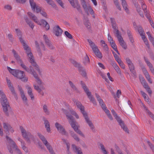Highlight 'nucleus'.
<instances>
[{
	"label": "nucleus",
	"instance_id": "f257e3e1",
	"mask_svg": "<svg viewBox=\"0 0 154 154\" xmlns=\"http://www.w3.org/2000/svg\"><path fill=\"white\" fill-rule=\"evenodd\" d=\"M62 111L66 116L67 119L69 120V122L72 127L73 128L74 131L78 134L83 137H85V135L79 129L77 126L76 125V121L73 118V116L69 114L68 111L63 108L62 109Z\"/></svg>",
	"mask_w": 154,
	"mask_h": 154
},
{
	"label": "nucleus",
	"instance_id": "f03ea898",
	"mask_svg": "<svg viewBox=\"0 0 154 154\" xmlns=\"http://www.w3.org/2000/svg\"><path fill=\"white\" fill-rule=\"evenodd\" d=\"M23 47L27 54L29 62L31 63L32 66L35 67V69L38 72L39 74L41 75L42 72L39 66L34 61V57L32 54L31 52L30 49L26 44L23 45Z\"/></svg>",
	"mask_w": 154,
	"mask_h": 154
},
{
	"label": "nucleus",
	"instance_id": "7ed1b4c3",
	"mask_svg": "<svg viewBox=\"0 0 154 154\" xmlns=\"http://www.w3.org/2000/svg\"><path fill=\"white\" fill-rule=\"evenodd\" d=\"M0 95L1 97L0 99L1 103L2 106L3 111L6 116H8V112L11 109L9 102L5 95L2 90H0Z\"/></svg>",
	"mask_w": 154,
	"mask_h": 154
},
{
	"label": "nucleus",
	"instance_id": "20e7f679",
	"mask_svg": "<svg viewBox=\"0 0 154 154\" xmlns=\"http://www.w3.org/2000/svg\"><path fill=\"white\" fill-rule=\"evenodd\" d=\"M74 102L75 103H76L77 106L80 109L81 112L82 113L84 117H85L86 122L90 127L91 129L92 130L93 132H95V131L94 129L95 128L94 126L91 121L89 120L87 113L85 111L84 107L82 106L81 103L79 101H77L75 100V101H74Z\"/></svg>",
	"mask_w": 154,
	"mask_h": 154
},
{
	"label": "nucleus",
	"instance_id": "39448f33",
	"mask_svg": "<svg viewBox=\"0 0 154 154\" xmlns=\"http://www.w3.org/2000/svg\"><path fill=\"white\" fill-rule=\"evenodd\" d=\"M6 138L9 145H7V148L9 152L13 154V151L11 148V146L13 148H15V150L18 154H22L20 150L18 148L15 142L8 136H6Z\"/></svg>",
	"mask_w": 154,
	"mask_h": 154
},
{
	"label": "nucleus",
	"instance_id": "423d86ee",
	"mask_svg": "<svg viewBox=\"0 0 154 154\" xmlns=\"http://www.w3.org/2000/svg\"><path fill=\"white\" fill-rule=\"evenodd\" d=\"M20 128L23 137L27 143H31L30 139L33 141L34 140V137L30 132H26V130L21 126H20Z\"/></svg>",
	"mask_w": 154,
	"mask_h": 154
},
{
	"label": "nucleus",
	"instance_id": "0eeeda50",
	"mask_svg": "<svg viewBox=\"0 0 154 154\" xmlns=\"http://www.w3.org/2000/svg\"><path fill=\"white\" fill-rule=\"evenodd\" d=\"M111 112L113 115L115 117V119H116L117 121L121 126V128L125 132L128 133L129 130L128 128L124 124L123 122L121 119L118 116L117 114L116 113L115 110L114 109H112L111 110Z\"/></svg>",
	"mask_w": 154,
	"mask_h": 154
},
{
	"label": "nucleus",
	"instance_id": "6e6552de",
	"mask_svg": "<svg viewBox=\"0 0 154 154\" xmlns=\"http://www.w3.org/2000/svg\"><path fill=\"white\" fill-rule=\"evenodd\" d=\"M29 2L31 7L32 10L35 11V9H36L37 13L40 12L41 14L44 17H47V14L46 12L43 11H41V8L38 6H37L33 0H29Z\"/></svg>",
	"mask_w": 154,
	"mask_h": 154
},
{
	"label": "nucleus",
	"instance_id": "1a4fd4ad",
	"mask_svg": "<svg viewBox=\"0 0 154 154\" xmlns=\"http://www.w3.org/2000/svg\"><path fill=\"white\" fill-rule=\"evenodd\" d=\"M82 88L84 90V91L87 94L88 97L90 100L94 104L96 105V103L95 99L93 96L91 94V93L89 91V89L86 86L85 84L82 85Z\"/></svg>",
	"mask_w": 154,
	"mask_h": 154
},
{
	"label": "nucleus",
	"instance_id": "9d476101",
	"mask_svg": "<svg viewBox=\"0 0 154 154\" xmlns=\"http://www.w3.org/2000/svg\"><path fill=\"white\" fill-rule=\"evenodd\" d=\"M140 79L144 88L146 89L149 94L151 96L152 93V91L149 86L147 83L146 82L144 78L143 77H141L140 78Z\"/></svg>",
	"mask_w": 154,
	"mask_h": 154
},
{
	"label": "nucleus",
	"instance_id": "9b49d317",
	"mask_svg": "<svg viewBox=\"0 0 154 154\" xmlns=\"http://www.w3.org/2000/svg\"><path fill=\"white\" fill-rule=\"evenodd\" d=\"M140 66L144 74L145 75L146 79L147 80L148 82L150 84L152 83V82L150 77V76L145 66L142 64H141Z\"/></svg>",
	"mask_w": 154,
	"mask_h": 154
},
{
	"label": "nucleus",
	"instance_id": "f8f14e48",
	"mask_svg": "<svg viewBox=\"0 0 154 154\" xmlns=\"http://www.w3.org/2000/svg\"><path fill=\"white\" fill-rule=\"evenodd\" d=\"M140 66L144 74L145 75L146 79L147 80L148 82L150 84L152 83V82L150 77V76L145 66L142 64H141Z\"/></svg>",
	"mask_w": 154,
	"mask_h": 154
},
{
	"label": "nucleus",
	"instance_id": "ddd939ff",
	"mask_svg": "<svg viewBox=\"0 0 154 154\" xmlns=\"http://www.w3.org/2000/svg\"><path fill=\"white\" fill-rule=\"evenodd\" d=\"M25 74L23 71L18 70L17 74L16 77L21 79L22 81L26 82L28 80V78L26 77H25Z\"/></svg>",
	"mask_w": 154,
	"mask_h": 154
},
{
	"label": "nucleus",
	"instance_id": "4468645a",
	"mask_svg": "<svg viewBox=\"0 0 154 154\" xmlns=\"http://www.w3.org/2000/svg\"><path fill=\"white\" fill-rule=\"evenodd\" d=\"M72 6L74 8H76L79 11H81V7L77 0H68Z\"/></svg>",
	"mask_w": 154,
	"mask_h": 154
},
{
	"label": "nucleus",
	"instance_id": "2eb2a0df",
	"mask_svg": "<svg viewBox=\"0 0 154 154\" xmlns=\"http://www.w3.org/2000/svg\"><path fill=\"white\" fill-rule=\"evenodd\" d=\"M55 126L57 129L58 131L63 135H66V131L64 128L58 123L56 122L55 124Z\"/></svg>",
	"mask_w": 154,
	"mask_h": 154
},
{
	"label": "nucleus",
	"instance_id": "dca6fc26",
	"mask_svg": "<svg viewBox=\"0 0 154 154\" xmlns=\"http://www.w3.org/2000/svg\"><path fill=\"white\" fill-rule=\"evenodd\" d=\"M54 33L56 36H60L62 34L63 30L58 25L56 26L53 28Z\"/></svg>",
	"mask_w": 154,
	"mask_h": 154
},
{
	"label": "nucleus",
	"instance_id": "f3484780",
	"mask_svg": "<svg viewBox=\"0 0 154 154\" xmlns=\"http://www.w3.org/2000/svg\"><path fill=\"white\" fill-rule=\"evenodd\" d=\"M15 30L16 31V33L17 36L18 37L20 41L22 44L23 46L26 44L25 41L22 38V33L20 30L18 29H16Z\"/></svg>",
	"mask_w": 154,
	"mask_h": 154
},
{
	"label": "nucleus",
	"instance_id": "a211bd4d",
	"mask_svg": "<svg viewBox=\"0 0 154 154\" xmlns=\"http://www.w3.org/2000/svg\"><path fill=\"white\" fill-rule=\"evenodd\" d=\"M3 125L4 128L7 130V131L6 132V134L9 133V131H10L12 133L14 132V130L9 124L5 123H3Z\"/></svg>",
	"mask_w": 154,
	"mask_h": 154
},
{
	"label": "nucleus",
	"instance_id": "6ab92c4d",
	"mask_svg": "<svg viewBox=\"0 0 154 154\" xmlns=\"http://www.w3.org/2000/svg\"><path fill=\"white\" fill-rule=\"evenodd\" d=\"M27 14L30 19L33 20L35 22L38 24L41 25V24L38 20L37 17L31 12H28Z\"/></svg>",
	"mask_w": 154,
	"mask_h": 154
},
{
	"label": "nucleus",
	"instance_id": "aec40b11",
	"mask_svg": "<svg viewBox=\"0 0 154 154\" xmlns=\"http://www.w3.org/2000/svg\"><path fill=\"white\" fill-rule=\"evenodd\" d=\"M143 58L144 61L146 63L148 66L149 67L151 72L153 75H154V68L152 65L149 61H148V59L145 57H144Z\"/></svg>",
	"mask_w": 154,
	"mask_h": 154
},
{
	"label": "nucleus",
	"instance_id": "412c9836",
	"mask_svg": "<svg viewBox=\"0 0 154 154\" xmlns=\"http://www.w3.org/2000/svg\"><path fill=\"white\" fill-rule=\"evenodd\" d=\"M110 64L113 66L118 74L121 75V70L114 61L111 60L110 61Z\"/></svg>",
	"mask_w": 154,
	"mask_h": 154
},
{
	"label": "nucleus",
	"instance_id": "4be33fe9",
	"mask_svg": "<svg viewBox=\"0 0 154 154\" xmlns=\"http://www.w3.org/2000/svg\"><path fill=\"white\" fill-rule=\"evenodd\" d=\"M43 120L44 122V124L45 125V127L46 128L47 131L48 133L50 132L51 131L49 122L45 117H43Z\"/></svg>",
	"mask_w": 154,
	"mask_h": 154
},
{
	"label": "nucleus",
	"instance_id": "5701e85b",
	"mask_svg": "<svg viewBox=\"0 0 154 154\" xmlns=\"http://www.w3.org/2000/svg\"><path fill=\"white\" fill-rule=\"evenodd\" d=\"M33 87L34 89L35 90L39 93L42 96L44 95V93L42 91V90L45 89V88L43 86L41 87L40 88L37 85L35 84L33 85Z\"/></svg>",
	"mask_w": 154,
	"mask_h": 154
},
{
	"label": "nucleus",
	"instance_id": "b1692460",
	"mask_svg": "<svg viewBox=\"0 0 154 154\" xmlns=\"http://www.w3.org/2000/svg\"><path fill=\"white\" fill-rule=\"evenodd\" d=\"M81 2L82 7L85 11L87 14H88V7L90 6L89 5H87L85 0H81Z\"/></svg>",
	"mask_w": 154,
	"mask_h": 154
},
{
	"label": "nucleus",
	"instance_id": "393cba45",
	"mask_svg": "<svg viewBox=\"0 0 154 154\" xmlns=\"http://www.w3.org/2000/svg\"><path fill=\"white\" fill-rule=\"evenodd\" d=\"M69 61L75 67L78 69L79 71V72L81 71L82 70V66H80V64L76 61L70 59Z\"/></svg>",
	"mask_w": 154,
	"mask_h": 154
},
{
	"label": "nucleus",
	"instance_id": "a878e982",
	"mask_svg": "<svg viewBox=\"0 0 154 154\" xmlns=\"http://www.w3.org/2000/svg\"><path fill=\"white\" fill-rule=\"evenodd\" d=\"M129 69L132 73L133 74V76L136 77H137V74L135 70V68L133 63L128 65Z\"/></svg>",
	"mask_w": 154,
	"mask_h": 154
},
{
	"label": "nucleus",
	"instance_id": "bb28decb",
	"mask_svg": "<svg viewBox=\"0 0 154 154\" xmlns=\"http://www.w3.org/2000/svg\"><path fill=\"white\" fill-rule=\"evenodd\" d=\"M12 52L13 54L14 57L15 58L18 63L22 60L20 59V56L14 49L12 50Z\"/></svg>",
	"mask_w": 154,
	"mask_h": 154
},
{
	"label": "nucleus",
	"instance_id": "cd10ccee",
	"mask_svg": "<svg viewBox=\"0 0 154 154\" xmlns=\"http://www.w3.org/2000/svg\"><path fill=\"white\" fill-rule=\"evenodd\" d=\"M24 18L27 24H28L29 26L32 29H33L34 26L33 23L28 19V18L26 16H24Z\"/></svg>",
	"mask_w": 154,
	"mask_h": 154
},
{
	"label": "nucleus",
	"instance_id": "c85d7f7f",
	"mask_svg": "<svg viewBox=\"0 0 154 154\" xmlns=\"http://www.w3.org/2000/svg\"><path fill=\"white\" fill-rule=\"evenodd\" d=\"M37 134L45 146L47 144L49 143L47 141L45 137L42 135L40 133H38Z\"/></svg>",
	"mask_w": 154,
	"mask_h": 154
},
{
	"label": "nucleus",
	"instance_id": "c756f323",
	"mask_svg": "<svg viewBox=\"0 0 154 154\" xmlns=\"http://www.w3.org/2000/svg\"><path fill=\"white\" fill-rule=\"evenodd\" d=\"M120 45L125 49H126L127 48V46L125 42L124 41L123 38H121V39L119 38L118 40Z\"/></svg>",
	"mask_w": 154,
	"mask_h": 154
},
{
	"label": "nucleus",
	"instance_id": "7c9ffc66",
	"mask_svg": "<svg viewBox=\"0 0 154 154\" xmlns=\"http://www.w3.org/2000/svg\"><path fill=\"white\" fill-rule=\"evenodd\" d=\"M93 51L97 57L100 59L102 58V54L98 48Z\"/></svg>",
	"mask_w": 154,
	"mask_h": 154
},
{
	"label": "nucleus",
	"instance_id": "2f4dec72",
	"mask_svg": "<svg viewBox=\"0 0 154 154\" xmlns=\"http://www.w3.org/2000/svg\"><path fill=\"white\" fill-rule=\"evenodd\" d=\"M7 68L8 70L11 74L14 76L16 77L18 70L12 69L8 66H7Z\"/></svg>",
	"mask_w": 154,
	"mask_h": 154
},
{
	"label": "nucleus",
	"instance_id": "473e14b6",
	"mask_svg": "<svg viewBox=\"0 0 154 154\" xmlns=\"http://www.w3.org/2000/svg\"><path fill=\"white\" fill-rule=\"evenodd\" d=\"M45 146H46L47 149L48 150L50 154H56L55 153L52 147L49 143L45 145Z\"/></svg>",
	"mask_w": 154,
	"mask_h": 154
},
{
	"label": "nucleus",
	"instance_id": "72a5a7b5",
	"mask_svg": "<svg viewBox=\"0 0 154 154\" xmlns=\"http://www.w3.org/2000/svg\"><path fill=\"white\" fill-rule=\"evenodd\" d=\"M87 41L89 42V44L91 47V48L93 51L96 49V48H98L97 47L96 45L93 42H92L91 40L88 39Z\"/></svg>",
	"mask_w": 154,
	"mask_h": 154
},
{
	"label": "nucleus",
	"instance_id": "f704fd0d",
	"mask_svg": "<svg viewBox=\"0 0 154 154\" xmlns=\"http://www.w3.org/2000/svg\"><path fill=\"white\" fill-rule=\"evenodd\" d=\"M72 146L74 152L76 153V154L82 151L80 148L77 147L74 144H72Z\"/></svg>",
	"mask_w": 154,
	"mask_h": 154
},
{
	"label": "nucleus",
	"instance_id": "c9c22d12",
	"mask_svg": "<svg viewBox=\"0 0 154 154\" xmlns=\"http://www.w3.org/2000/svg\"><path fill=\"white\" fill-rule=\"evenodd\" d=\"M28 90V93L31 99L32 100H33L34 99V96L33 95V94L32 93V90L31 88L29 86L27 87Z\"/></svg>",
	"mask_w": 154,
	"mask_h": 154
},
{
	"label": "nucleus",
	"instance_id": "e433bc0d",
	"mask_svg": "<svg viewBox=\"0 0 154 154\" xmlns=\"http://www.w3.org/2000/svg\"><path fill=\"white\" fill-rule=\"evenodd\" d=\"M99 103L102 109L104 110L105 112L106 111V110H108L106 105L104 103L103 100H100Z\"/></svg>",
	"mask_w": 154,
	"mask_h": 154
},
{
	"label": "nucleus",
	"instance_id": "4c0bfd02",
	"mask_svg": "<svg viewBox=\"0 0 154 154\" xmlns=\"http://www.w3.org/2000/svg\"><path fill=\"white\" fill-rule=\"evenodd\" d=\"M84 24L88 29L90 30L91 29V24L88 20L85 19L84 21Z\"/></svg>",
	"mask_w": 154,
	"mask_h": 154
},
{
	"label": "nucleus",
	"instance_id": "58836bf2",
	"mask_svg": "<svg viewBox=\"0 0 154 154\" xmlns=\"http://www.w3.org/2000/svg\"><path fill=\"white\" fill-rule=\"evenodd\" d=\"M29 68V71H26L28 72L29 74H32L33 76L36 75L37 74L36 72L34 71L32 67L31 66H30Z\"/></svg>",
	"mask_w": 154,
	"mask_h": 154
},
{
	"label": "nucleus",
	"instance_id": "ea45409f",
	"mask_svg": "<svg viewBox=\"0 0 154 154\" xmlns=\"http://www.w3.org/2000/svg\"><path fill=\"white\" fill-rule=\"evenodd\" d=\"M41 23L43 24H45L44 26L45 27L47 30H48L50 29V26L47 21L44 20H41Z\"/></svg>",
	"mask_w": 154,
	"mask_h": 154
},
{
	"label": "nucleus",
	"instance_id": "a19ab883",
	"mask_svg": "<svg viewBox=\"0 0 154 154\" xmlns=\"http://www.w3.org/2000/svg\"><path fill=\"white\" fill-rule=\"evenodd\" d=\"M83 62L85 65H86L87 64H89L90 63L89 58L87 54L84 57L83 60Z\"/></svg>",
	"mask_w": 154,
	"mask_h": 154
},
{
	"label": "nucleus",
	"instance_id": "79ce46f5",
	"mask_svg": "<svg viewBox=\"0 0 154 154\" xmlns=\"http://www.w3.org/2000/svg\"><path fill=\"white\" fill-rule=\"evenodd\" d=\"M70 134L71 136L74 138V139L77 141L79 142V141L80 140L79 138L77 136V135L74 133L73 131H70Z\"/></svg>",
	"mask_w": 154,
	"mask_h": 154
},
{
	"label": "nucleus",
	"instance_id": "37998d69",
	"mask_svg": "<svg viewBox=\"0 0 154 154\" xmlns=\"http://www.w3.org/2000/svg\"><path fill=\"white\" fill-rule=\"evenodd\" d=\"M43 109L44 112L47 115H48L50 114V112L48 109L47 106L44 104L43 106Z\"/></svg>",
	"mask_w": 154,
	"mask_h": 154
},
{
	"label": "nucleus",
	"instance_id": "c03bdc74",
	"mask_svg": "<svg viewBox=\"0 0 154 154\" xmlns=\"http://www.w3.org/2000/svg\"><path fill=\"white\" fill-rule=\"evenodd\" d=\"M33 77L35 79L37 83V84L40 86L42 83V81L41 79L39 78L38 76V75L37 74L36 75H34Z\"/></svg>",
	"mask_w": 154,
	"mask_h": 154
},
{
	"label": "nucleus",
	"instance_id": "a18cd8bd",
	"mask_svg": "<svg viewBox=\"0 0 154 154\" xmlns=\"http://www.w3.org/2000/svg\"><path fill=\"white\" fill-rule=\"evenodd\" d=\"M112 47V48L118 54H119V53L118 50L117 46L115 43V42H112V43H110Z\"/></svg>",
	"mask_w": 154,
	"mask_h": 154
},
{
	"label": "nucleus",
	"instance_id": "49530a36",
	"mask_svg": "<svg viewBox=\"0 0 154 154\" xmlns=\"http://www.w3.org/2000/svg\"><path fill=\"white\" fill-rule=\"evenodd\" d=\"M18 63L20 64L21 67L22 68H23L24 70H25L26 71H29V68L26 67V65L23 63L22 60Z\"/></svg>",
	"mask_w": 154,
	"mask_h": 154
},
{
	"label": "nucleus",
	"instance_id": "de8ad7c7",
	"mask_svg": "<svg viewBox=\"0 0 154 154\" xmlns=\"http://www.w3.org/2000/svg\"><path fill=\"white\" fill-rule=\"evenodd\" d=\"M69 84L72 89L75 91H78V90L75 85L71 81L69 82Z\"/></svg>",
	"mask_w": 154,
	"mask_h": 154
},
{
	"label": "nucleus",
	"instance_id": "09e8293b",
	"mask_svg": "<svg viewBox=\"0 0 154 154\" xmlns=\"http://www.w3.org/2000/svg\"><path fill=\"white\" fill-rule=\"evenodd\" d=\"M122 4L124 9L127 12L128 10L127 8V5L125 0L122 1Z\"/></svg>",
	"mask_w": 154,
	"mask_h": 154
},
{
	"label": "nucleus",
	"instance_id": "8fccbe9b",
	"mask_svg": "<svg viewBox=\"0 0 154 154\" xmlns=\"http://www.w3.org/2000/svg\"><path fill=\"white\" fill-rule=\"evenodd\" d=\"M9 89L10 90L13 95H14V97L16 96V94L15 91L14 89V88L12 85L8 87Z\"/></svg>",
	"mask_w": 154,
	"mask_h": 154
},
{
	"label": "nucleus",
	"instance_id": "3c124183",
	"mask_svg": "<svg viewBox=\"0 0 154 154\" xmlns=\"http://www.w3.org/2000/svg\"><path fill=\"white\" fill-rule=\"evenodd\" d=\"M47 1V3L50 5H51L53 8L56 6V5L52 0H45Z\"/></svg>",
	"mask_w": 154,
	"mask_h": 154
},
{
	"label": "nucleus",
	"instance_id": "603ef678",
	"mask_svg": "<svg viewBox=\"0 0 154 154\" xmlns=\"http://www.w3.org/2000/svg\"><path fill=\"white\" fill-rule=\"evenodd\" d=\"M100 146L101 149L103 151L104 154H108V152L106 150L104 145L103 144L100 143Z\"/></svg>",
	"mask_w": 154,
	"mask_h": 154
},
{
	"label": "nucleus",
	"instance_id": "864d4df0",
	"mask_svg": "<svg viewBox=\"0 0 154 154\" xmlns=\"http://www.w3.org/2000/svg\"><path fill=\"white\" fill-rule=\"evenodd\" d=\"M137 29L140 34H142L144 32V30L141 26H137Z\"/></svg>",
	"mask_w": 154,
	"mask_h": 154
},
{
	"label": "nucleus",
	"instance_id": "5fc2aeb1",
	"mask_svg": "<svg viewBox=\"0 0 154 154\" xmlns=\"http://www.w3.org/2000/svg\"><path fill=\"white\" fill-rule=\"evenodd\" d=\"M43 38L46 45H47L50 43H51L50 41L48 38V37L45 35H43Z\"/></svg>",
	"mask_w": 154,
	"mask_h": 154
},
{
	"label": "nucleus",
	"instance_id": "6e6d98bb",
	"mask_svg": "<svg viewBox=\"0 0 154 154\" xmlns=\"http://www.w3.org/2000/svg\"><path fill=\"white\" fill-rule=\"evenodd\" d=\"M115 33V34L116 35V37L118 38V40L119 39V38L121 39V38H122L121 35L119 33V31L118 30H117L115 32H114Z\"/></svg>",
	"mask_w": 154,
	"mask_h": 154
},
{
	"label": "nucleus",
	"instance_id": "4d7b16f0",
	"mask_svg": "<svg viewBox=\"0 0 154 154\" xmlns=\"http://www.w3.org/2000/svg\"><path fill=\"white\" fill-rule=\"evenodd\" d=\"M142 5L141 7L143 10H146L147 6L146 5L143 3V0H140Z\"/></svg>",
	"mask_w": 154,
	"mask_h": 154
},
{
	"label": "nucleus",
	"instance_id": "13d9d810",
	"mask_svg": "<svg viewBox=\"0 0 154 154\" xmlns=\"http://www.w3.org/2000/svg\"><path fill=\"white\" fill-rule=\"evenodd\" d=\"M147 143L150 147V148L152 149V151L154 153V146L152 143H151L149 141H147Z\"/></svg>",
	"mask_w": 154,
	"mask_h": 154
},
{
	"label": "nucleus",
	"instance_id": "bf43d9fd",
	"mask_svg": "<svg viewBox=\"0 0 154 154\" xmlns=\"http://www.w3.org/2000/svg\"><path fill=\"white\" fill-rule=\"evenodd\" d=\"M105 113L107 115L108 117L111 120L113 119V118L112 117L109 111L108 110H106V111L105 112Z\"/></svg>",
	"mask_w": 154,
	"mask_h": 154
},
{
	"label": "nucleus",
	"instance_id": "052dcab7",
	"mask_svg": "<svg viewBox=\"0 0 154 154\" xmlns=\"http://www.w3.org/2000/svg\"><path fill=\"white\" fill-rule=\"evenodd\" d=\"M65 34L67 37L70 39H72V35L69 33L68 31H66L65 32Z\"/></svg>",
	"mask_w": 154,
	"mask_h": 154
},
{
	"label": "nucleus",
	"instance_id": "680f3d73",
	"mask_svg": "<svg viewBox=\"0 0 154 154\" xmlns=\"http://www.w3.org/2000/svg\"><path fill=\"white\" fill-rule=\"evenodd\" d=\"M82 72L81 75L84 77H86V73L85 70L84 69H83V68L82 67V70L81 71Z\"/></svg>",
	"mask_w": 154,
	"mask_h": 154
},
{
	"label": "nucleus",
	"instance_id": "e2e57ef3",
	"mask_svg": "<svg viewBox=\"0 0 154 154\" xmlns=\"http://www.w3.org/2000/svg\"><path fill=\"white\" fill-rule=\"evenodd\" d=\"M108 40L109 41L110 43H112V42H115L113 40L112 37L109 34H108Z\"/></svg>",
	"mask_w": 154,
	"mask_h": 154
},
{
	"label": "nucleus",
	"instance_id": "0e129e2a",
	"mask_svg": "<svg viewBox=\"0 0 154 154\" xmlns=\"http://www.w3.org/2000/svg\"><path fill=\"white\" fill-rule=\"evenodd\" d=\"M47 45L48 46V48L50 50H53L55 48L53 46L51 43H50Z\"/></svg>",
	"mask_w": 154,
	"mask_h": 154
},
{
	"label": "nucleus",
	"instance_id": "69168bd1",
	"mask_svg": "<svg viewBox=\"0 0 154 154\" xmlns=\"http://www.w3.org/2000/svg\"><path fill=\"white\" fill-rule=\"evenodd\" d=\"M21 95V97L23 99V100L24 101H25V102H26V101L27 100L26 97H25L24 93H23L20 94Z\"/></svg>",
	"mask_w": 154,
	"mask_h": 154
},
{
	"label": "nucleus",
	"instance_id": "338daca9",
	"mask_svg": "<svg viewBox=\"0 0 154 154\" xmlns=\"http://www.w3.org/2000/svg\"><path fill=\"white\" fill-rule=\"evenodd\" d=\"M147 113L149 116L154 121V115L150 111H148V112Z\"/></svg>",
	"mask_w": 154,
	"mask_h": 154
},
{
	"label": "nucleus",
	"instance_id": "774afa93",
	"mask_svg": "<svg viewBox=\"0 0 154 154\" xmlns=\"http://www.w3.org/2000/svg\"><path fill=\"white\" fill-rule=\"evenodd\" d=\"M8 37L11 42H12L13 40V38L12 35L11 34H8Z\"/></svg>",
	"mask_w": 154,
	"mask_h": 154
}]
</instances>
